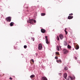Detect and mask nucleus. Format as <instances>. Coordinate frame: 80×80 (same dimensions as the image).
<instances>
[{"mask_svg":"<svg viewBox=\"0 0 80 80\" xmlns=\"http://www.w3.org/2000/svg\"><path fill=\"white\" fill-rule=\"evenodd\" d=\"M28 23H30L32 24V25H33V23H36V20L32 19H30V20H28L27 21Z\"/></svg>","mask_w":80,"mask_h":80,"instance_id":"1","label":"nucleus"},{"mask_svg":"<svg viewBox=\"0 0 80 80\" xmlns=\"http://www.w3.org/2000/svg\"><path fill=\"white\" fill-rule=\"evenodd\" d=\"M63 53H64V54H67V53H68V50L66 49H64L63 50Z\"/></svg>","mask_w":80,"mask_h":80,"instance_id":"2","label":"nucleus"},{"mask_svg":"<svg viewBox=\"0 0 80 80\" xmlns=\"http://www.w3.org/2000/svg\"><path fill=\"white\" fill-rule=\"evenodd\" d=\"M6 20L7 22H11V18L10 17H8L6 18Z\"/></svg>","mask_w":80,"mask_h":80,"instance_id":"3","label":"nucleus"},{"mask_svg":"<svg viewBox=\"0 0 80 80\" xmlns=\"http://www.w3.org/2000/svg\"><path fill=\"white\" fill-rule=\"evenodd\" d=\"M38 49L40 50H42V44H39L38 45Z\"/></svg>","mask_w":80,"mask_h":80,"instance_id":"4","label":"nucleus"},{"mask_svg":"<svg viewBox=\"0 0 80 80\" xmlns=\"http://www.w3.org/2000/svg\"><path fill=\"white\" fill-rule=\"evenodd\" d=\"M45 41L47 44H48L49 43V42L48 40V38H47V36L45 37Z\"/></svg>","mask_w":80,"mask_h":80,"instance_id":"5","label":"nucleus"},{"mask_svg":"<svg viewBox=\"0 0 80 80\" xmlns=\"http://www.w3.org/2000/svg\"><path fill=\"white\" fill-rule=\"evenodd\" d=\"M74 78H73V77H72V76H70L69 78H68L67 80H73V79H74Z\"/></svg>","mask_w":80,"mask_h":80,"instance_id":"6","label":"nucleus"},{"mask_svg":"<svg viewBox=\"0 0 80 80\" xmlns=\"http://www.w3.org/2000/svg\"><path fill=\"white\" fill-rule=\"evenodd\" d=\"M41 32L42 33H45L46 31H45V30L43 29H41Z\"/></svg>","mask_w":80,"mask_h":80,"instance_id":"7","label":"nucleus"},{"mask_svg":"<svg viewBox=\"0 0 80 80\" xmlns=\"http://www.w3.org/2000/svg\"><path fill=\"white\" fill-rule=\"evenodd\" d=\"M63 38V34H60V39L61 40H62Z\"/></svg>","mask_w":80,"mask_h":80,"instance_id":"8","label":"nucleus"},{"mask_svg":"<svg viewBox=\"0 0 80 80\" xmlns=\"http://www.w3.org/2000/svg\"><path fill=\"white\" fill-rule=\"evenodd\" d=\"M67 73H65L64 74V77L65 79H67Z\"/></svg>","mask_w":80,"mask_h":80,"instance_id":"9","label":"nucleus"},{"mask_svg":"<svg viewBox=\"0 0 80 80\" xmlns=\"http://www.w3.org/2000/svg\"><path fill=\"white\" fill-rule=\"evenodd\" d=\"M13 24H14V23L13 22H11L10 23V26L11 27H12L13 25Z\"/></svg>","mask_w":80,"mask_h":80,"instance_id":"10","label":"nucleus"},{"mask_svg":"<svg viewBox=\"0 0 80 80\" xmlns=\"http://www.w3.org/2000/svg\"><path fill=\"white\" fill-rule=\"evenodd\" d=\"M68 19H72L73 18V16H69L68 17Z\"/></svg>","mask_w":80,"mask_h":80,"instance_id":"11","label":"nucleus"},{"mask_svg":"<svg viewBox=\"0 0 80 80\" xmlns=\"http://www.w3.org/2000/svg\"><path fill=\"white\" fill-rule=\"evenodd\" d=\"M42 80H47V79L45 77H43L42 78Z\"/></svg>","mask_w":80,"mask_h":80,"instance_id":"12","label":"nucleus"},{"mask_svg":"<svg viewBox=\"0 0 80 80\" xmlns=\"http://www.w3.org/2000/svg\"><path fill=\"white\" fill-rule=\"evenodd\" d=\"M41 16H44V15H45V14L44 13H41Z\"/></svg>","mask_w":80,"mask_h":80,"instance_id":"13","label":"nucleus"},{"mask_svg":"<svg viewBox=\"0 0 80 80\" xmlns=\"http://www.w3.org/2000/svg\"><path fill=\"white\" fill-rule=\"evenodd\" d=\"M56 47L58 51H59L60 50V49H59V48H58V46H57Z\"/></svg>","mask_w":80,"mask_h":80,"instance_id":"14","label":"nucleus"},{"mask_svg":"<svg viewBox=\"0 0 80 80\" xmlns=\"http://www.w3.org/2000/svg\"><path fill=\"white\" fill-rule=\"evenodd\" d=\"M68 48H72V47H71V46H70V45H68Z\"/></svg>","mask_w":80,"mask_h":80,"instance_id":"15","label":"nucleus"},{"mask_svg":"<svg viewBox=\"0 0 80 80\" xmlns=\"http://www.w3.org/2000/svg\"><path fill=\"white\" fill-rule=\"evenodd\" d=\"M56 62L58 63H60V60H57Z\"/></svg>","mask_w":80,"mask_h":80,"instance_id":"16","label":"nucleus"},{"mask_svg":"<svg viewBox=\"0 0 80 80\" xmlns=\"http://www.w3.org/2000/svg\"><path fill=\"white\" fill-rule=\"evenodd\" d=\"M35 75H32L30 76V77L31 78H33Z\"/></svg>","mask_w":80,"mask_h":80,"instance_id":"17","label":"nucleus"},{"mask_svg":"<svg viewBox=\"0 0 80 80\" xmlns=\"http://www.w3.org/2000/svg\"><path fill=\"white\" fill-rule=\"evenodd\" d=\"M64 45H65V46H67V42H64Z\"/></svg>","mask_w":80,"mask_h":80,"instance_id":"18","label":"nucleus"},{"mask_svg":"<svg viewBox=\"0 0 80 80\" xmlns=\"http://www.w3.org/2000/svg\"><path fill=\"white\" fill-rule=\"evenodd\" d=\"M65 70H68V68L67 67H65L64 68Z\"/></svg>","mask_w":80,"mask_h":80,"instance_id":"19","label":"nucleus"},{"mask_svg":"<svg viewBox=\"0 0 80 80\" xmlns=\"http://www.w3.org/2000/svg\"><path fill=\"white\" fill-rule=\"evenodd\" d=\"M27 48V45H25L24 46V48L26 49Z\"/></svg>","mask_w":80,"mask_h":80,"instance_id":"20","label":"nucleus"},{"mask_svg":"<svg viewBox=\"0 0 80 80\" xmlns=\"http://www.w3.org/2000/svg\"><path fill=\"white\" fill-rule=\"evenodd\" d=\"M57 38L58 40H60V39L59 38V37H58V36L57 37Z\"/></svg>","mask_w":80,"mask_h":80,"instance_id":"21","label":"nucleus"},{"mask_svg":"<svg viewBox=\"0 0 80 80\" xmlns=\"http://www.w3.org/2000/svg\"><path fill=\"white\" fill-rule=\"evenodd\" d=\"M31 8L32 9V10H34V7H31Z\"/></svg>","mask_w":80,"mask_h":80,"instance_id":"22","label":"nucleus"},{"mask_svg":"<svg viewBox=\"0 0 80 80\" xmlns=\"http://www.w3.org/2000/svg\"><path fill=\"white\" fill-rule=\"evenodd\" d=\"M31 62H33V63L34 62V61L33 60V59H32L31 60Z\"/></svg>","mask_w":80,"mask_h":80,"instance_id":"23","label":"nucleus"},{"mask_svg":"<svg viewBox=\"0 0 80 80\" xmlns=\"http://www.w3.org/2000/svg\"><path fill=\"white\" fill-rule=\"evenodd\" d=\"M55 59H58V57L56 56L55 57Z\"/></svg>","mask_w":80,"mask_h":80,"instance_id":"24","label":"nucleus"},{"mask_svg":"<svg viewBox=\"0 0 80 80\" xmlns=\"http://www.w3.org/2000/svg\"><path fill=\"white\" fill-rule=\"evenodd\" d=\"M69 15H70V16H72V15H73V13L70 14Z\"/></svg>","mask_w":80,"mask_h":80,"instance_id":"25","label":"nucleus"},{"mask_svg":"<svg viewBox=\"0 0 80 80\" xmlns=\"http://www.w3.org/2000/svg\"><path fill=\"white\" fill-rule=\"evenodd\" d=\"M78 48H79V47L77 46V48H76L77 50H78Z\"/></svg>","mask_w":80,"mask_h":80,"instance_id":"26","label":"nucleus"},{"mask_svg":"<svg viewBox=\"0 0 80 80\" xmlns=\"http://www.w3.org/2000/svg\"><path fill=\"white\" fill-rule=\"evenodd\" d=\"M32 38V39L33 41H34V40H35L34 39V38Z\"/></svg>","mask_w":80,"mask_h":80,"instance_id":"27","label":"nucleus"},{"mask_svg":"<svg viewBox=\"0 0 80 80\" xmlns=\"http://www.w3.org/2000/svg\"><path fill=\"white\" fill-rule=\"evenodd\" d=\"M56 54H57L58 55H60V54H59L58 53L56 52Z\"/></svg>","mask_w":80,"mask_h":80,"instance_id":"28","label":"nucleus"},{"mask_svg":"<svg viewBox=\"0 0 80 80\" xmlns=\"http://www.w3.org/2000/svg\"><path fill=\"white\" fill-rule=\"evenodd\" d=\"M65 33H66V35H67V33H68V32L66 31V32H65Z\"/></svg>","mask_w":80,"mask_h":80,"instance_id":"29","label":"nucleus"},{"mask_svg":"<svg viewBox=\"0 0 80 80\" xmlns=\"http://www.w3.org/2000/svg\"><path fill=\"white\" fill-rule=\"evenodd\" d=\"M9 79H10V80H12V78H11V77H10L9 78Z\"/></svg>","mask_w":80,"mask_h":80,"instance_id":"30","label":"nucleus"},{"mask_svg":"<svg viewBox=\"0 0 80 80\" xmlns=\"http://www.w3.org/2000/svg\"><path fill=\"white\" fill-rule=\"evenodd\" d=\"M75 60H77V58L76 57H75Z\"/></svg>","mask_w":80,"mask_h":80,"instance_id":"31","label":"nucleus"},{"mask_svg":"<svg viewBox=\"0 0 80 80\" xmlns=\"http://www.w3.org/2000/svg\"><path fill=\"white\" fill-rule=\"evenodd\" d=\"M36 56H37V55H38V54L37 53H36Z\"/></svg>","mask_w":80,"mask_h":80,"instance_id":"32","label":"nucleus"},{"mask_svg":"<svg viewBox=\"0 0 80 80\" xmlns=\"http://www.w3.org/2000/svg\"><path fill=\"white\" fill-rule=\"evenodd\" d=\"M59 37L60 38V34L59 35Z\"/></svg>","mask_w":80,"mask_h":80,"instance_id":"33","label":"nucleus"},{"mask_svg":"<svg viewBox=\"0 0 80 80\" xmlns=\"http://www.w3.org/2000/svg\"><path fill=\"white\" fill-rule=\"evenodd\" d=\"M64 31H65V32H67V31H66V30H65V29L64 30Z\"/></svg>","mask_w":80,"mask_h":80,"instance_id":"34","label":"nucleus"},{"mask_svg":"<svg viewBox=\"0 0 80 80\" xmlns=\"http://www.w3.org/2000/svg\"><path fill=\"white\" fill-rule=\"evenodd\" d=\"M26 8H28V7H27Z\"/></svg>","mask_w":80,"mask_h":80,"instance_id":"35","label":"nucleus"},{"mask_svg":"<svg viewBox=\"0 0 80 80\" xmlns=\"http://www.w3.org/2000/svg\"><path fill=\"white\" fill-rule=\"evenodd\" d=\"M27 12H28V10H27Z\"/></svg>","mask_w":80,"mask_h":80,"instance_id":"36","label":"nucleus"},{"mask_svg":"<svg viewBox=\"0 0 80 80\" xmlns=\"http://www.w3.org/2000/svg\"><path fill=\"white\" fill-rule=\"evenodd\" d=\"M58 74H59V75H60V73H59Z\"/></svg>","mask_w":80,"mask_h":80,"instance_id":"37","label":"nucleus"},{"mask_svg":"<svg viewBox=\"0 0 80 80\" xmlns=\"http://www.w3.org/2000/svg\"><path fill=\"white\" fill-rule=\"evenodd\" d=\"M70 42H69V43H70Z\"/></svg>","mask_w":80,"mask_h":80,"instance_id":"38","label":"nucleus"},{"mask_svg":"<svg viewBox=\"0 0 80 80\" xmlns=\"http://www.w3.org/2000/svg\"><path fill=\"white\" fill-rule=\"evenodd\" d=\"M0 76H1V75H0Z\"/></svg>","mask_w":80,"mask_h":80,"instance_id":"39","label":"nucleus"}]
</instances>
